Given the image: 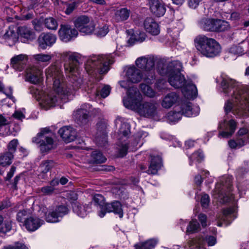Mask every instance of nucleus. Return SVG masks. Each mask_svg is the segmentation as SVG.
<instances>
[{
	"label": "nucleus",
	"instance_id": "obj_2",
	"mask_svg": "<svg viewBox=\"0 0 249 249\" xmlns=\"http://www.w3.org/2000/svg\"><path fill=\"white\" fill-rule=\"evenodd\" d=\"M219 80L223 92L231 95L232 100L239 103L242 108L249 110V91L239 85L235 80L227 76H221Z\"/></svg>",
	"mask_w": 249,
	"mask_h": 249
},
{
	"label": "nucleus",
	"instance_id": "obj_3",
	"mask_svg": "<svg viewBox=\"0 0 249 249\" xmlns=\"http://www.w3.org/2000/svg\"><path fill=\"white\" fill-rule=\"evenodd\" d=\"M232 187L231 179L227 178L225 181L222 180L220 184H217L216 188L219 202L223 204L231 202L233 205L232 207L223 210L222 219L224 221H228L229 223H230L232 219L234 218V213L236 210V203L234 200L233 195L231 193Z\"/></svg>",
	"mask_w": 249,
	"mask_h": 249
},
{
	"label": "nucleus",
	"instance_id": "obj_22",
	"mask_svg": "<svg viewBox=\"0 0 249 249\" xmlns=\"http://www.w3.org/2000/svg\"><path fill=\"white\" fill-rule=\"evenodd\" d=\"M126 76L128 81L135 83L139 82L142 80V74L141 70L133 66L128 68L126 72Z\"/></svg>",
	"mask_w": 249,
	"mask_h": 249
},
{
	"label": "nucleus",
	"instance_id": "obj_50",
	"mask_svg": "<svg viewBox=\"0 0 249 249\" xmlns=\"http://www.w3.org/2000/svg\"><path fill=\"white\" fill-rule=\"evenodd\" d=\"M108 32V28L107 25H104L102 27H99L96 31L95 35L98 37H103L105 36Z\"/></svg>",
	"mask_w": 249,
	"mask_h": 249
},
{
	"label": "nucleus",
	"instance_id": "obj_32",
	"mask_svg": "<svg viewBox=\"0 0 249 249\" xmlns=\"http://www.w3.org/2000/svg\"><path fill=\"white\" fill-rule=\"evenodd\" d=\"M182 88V92L186 98L190 99L195 98L196 96L197 90L195 85L188 83Z\"/></svg>",
	"mask_w": 249,
	"mask_h": 249
},
{
	"label": "nucleus",
	"instance_id": "obj_1",
	"mask_svg": "<svg viewBox=\"0 0 249 249\" xmlns=\"http://www.w3.org/2000/svg\"><path fill=\"white\" fill-rule=\"evenodd\" d=\"M61 58L64 61L65 71L70 78L71 86L64 82V77L60 65L56 63L52 64L45 71L47 79L51 78L53 82L54 91L45 95L42 101L49 107H53L61 99L64 102L68 101L69 96L73 95L74 91L81 86L83 81L78 72L79 57L74 53L64 52Z\"/></svg>",
	"mask_w": 249,
	"mask_h": 249
},
{
	"label": "nucleus",
	"instance_id": "obj_33",
	"mask_svg": "<svg viewBox=\"0 0 249 249\" xmlns=\"http://www.w3.org/2000/svg\"><path fill=\"white\" fill-rule=\"evenodd\" d=\"M14 159V155L10 152L4 151L0 153V166L6 167L9 166Z\"/></svg>",
	"mask_w": 249,
	"mask_h": 249
},
{
	"label": "nucleus",
	"instance_id": "obj_30",
	"mask_svg": "<svg viewBox=\"0 0 249 249\" xmlns=\"http://www.w3.org/2000/svg\"><path fill=\"white\" fill-rule=\"evenodd\" d=\"M180 112L182 115L188 117L196 116L199 113V108H193L190 103L182 105Z\"/></svg>",
	"mask_w": 249,
	"mask_h": 249
},
{
	"label": "nucleus",
	"instance_id": "obj_31",
	"mask_svg": "<svg viewBox=\"0 0 249 249\" xmlns=\"http://www.w3.org/2000/svg\"><path fill=\"white\" fill-rule=\"evenodd\" d=\"M249 142V136L242 137L238 136L236 140H231L228 142L229 146L232 149L239 148Z\"/></svg>",
	"mask_w": 249,
	"mask_h": 249
},
{
	"label": "nucleus",
	"instance_id": "obj_11",
	"mask_svg": "<svg viewBox=\"0 0 249 249\" xmlns=\"http://www.w3.org/2000/svg\"><path fill=\"white\" fill-rule=\"evenodd\" d=\"M127 97L123 99L124 106L129 109L130 107L128 106L137 105L142 100L141 94L137 87H130L127 91Z\"/></svg>",
	"mask_w": 249,
	"mask_h": 249
},
{
	"label": "nucleus",
	"instance_id": "obj_61",
	"mask_svg": "<svg viewBox=\"0 0 249 249\" xmlns=\"http://www.w3.org/2000/svg\"><path fill=\"white\" fill-rule=\"evenodd\" d=\"M11 206V203L8 199H5L0 202V211L7 208Z\"/></svg>",
	"mask_w": 249,
	"mask_h": 249
},
{
	"label": "nucleus",
	"instance_id": "obj_24",
	"mask_svg": "<svg viewBox=\"0 0 249 249\" xmlns=\"http://www.w3.org/2000/svg\"><path fill=\"white\" fill-rule=\"evenodd\" d=\"M150 9L157 17L162 16L165 13L164 5L159 0H149Z\"/></svg>",
	"mask_w": 249,
	"mask_h": 249
},
{
	"label": "nucleus",
	"instance_id": "obj_12",
	"mask_svg": "<svg viewBox=\"0 0 249 249\" xmlns=\"http://www.w3.org/2000/svg\"><path fill=\"white\" fill-rule=\"evenodd\" d=\"M236 122L233 119L227 121L225 119L223 122L219 123L218 128L221 130L219 132V136L223 138H229L234 133L236 128Z\"/></svg>",
	"mask_w": 249,
	"mask_h": 249
},
{
	"label": "nucleus",
	"instance_id": "obj_51",
	"mask_svg": "<svg viewBox=\"0 0 249 249\" xmlns=\"http://www.w3.org/2000/svg\"><path fill=\"white\" fill-rule=\"evenodd\" d=\"M12 229V223L10 221H5L4 224L0 227V232L5 233Z\"/></svg>",
	"mask_w": 249,
	"mask_h": 249
},
{
	"label": "nucleus",
	"instance_id": "obj_40",
	"mask_svg": "<svg viewBox=\"0 0 249 249\" xmlns=\"http://www.w3.org/2000/svg\"><path fill=\"white\" fill-rule=\"evenodd\" d=\"M31 211L28 209H23L19 211L17 214V220L19 222H24L27 218L30 217Z\"/></svg>",
	"mask_w": 249,
	"mask_h": 249
},
{
	"label": "nucleus",
	"instance_id": "obj_46",
	"mask_svg": "<svg viewBox=\"0 0 249 249\" xmlns=\"http://www.w3.org/2000/svg\"><path fill=\"white\" fill-rule=\"evenodd\" d=\"M140 88L142 92L146 96L149 97H153L154 96L155 94L154 91L148 85L144 84H141L140 85Z\"/></svg>",
	"mask_w": 249,
	"mask_h": 249
},
{
	"label": "nucleus",
	"instance_id": "obj_59",
	"mask_svg": "<svg viewBox=\"0 0 249 249\" xmlns=\"http://www.w3.org/2000/svg\"><path fill=\"white\" fill-rule=\"evenodd\" d=\"M201 0H188L189 6L193 9L196 8L199 4Z\"/></svg>",
	"mask_w": 249,
	"mask_h": 249
},
{
	"label": "nucleus",
	"instance_id": "obj_48",
	"mask_svg": "<svg viewBox=\"0 0 249 249\" xmlns=\"http://www.w3.org/2000/svg\"><path fill=\"white\" fill-rule=\"evenodd\" d=\"M52 58L50 54L39 53L34 55V58L39 62H47L50 61Z\"/></svg>",
	"mask_w": 249,
	"mask_h": 249
},
{
	"label": "nucleus",
	"instance_id": "obj_57",
	"mask_svg": "<svg viewBox=\"0 0 249 249\" xmlns=\"http://www.w3.org/2000/svg\"><path fill=\"white\" fill-rule=\"evenodd\" d=\"M128 147L127 144H121V147L120 149V155L121 157L126 155L127 153Z\"/></svg>",
	"mask_w": 249,
	"mask_h": 249
},
{
	"label": "nucleus",
	"instance_id": "obj_6",
	"mask_svg": "<svg viewBox=\"0 0 249 249\" xmlns=\"http://www.w3.org/2000/svg\"><path fill=\"white\" fill-rule=\"evenodd\" d=\"M92 200L95 205L98 206L100 209L99 215L101 217H104L107 213L111 212L119 214L120 218L123 216L122 205L120 202L114 201L110 203H106L104 197L100 194L95 195Z\"/></svg>",
	"mask_w": 249,
	"mask_h": 249
},
{
	"label": "nucleus",
	"instance_id": "obj_62",
	"mask_svg": "<svg viewBox=\"0 0 249 249\" xmlns=\"http://www.w3.org/2000/svg\"><path fill=\"white\" fill-rule=\"evenodd\" d=\"M198 219L201 222L202 226L205 227L207 226V216L205 214L201 213L198 215Z\"/></svg>",
	"mask_w": 249,
	"mask_h": 249
},
{
	"label": "nucleus",
	"instance_id": "obj_13",
	"mask_svg": "<svg viewBox=\"0 0 249 249\" xmlns=\"http://www.w3.org/2000/svg\"><path fill=\"white\" fill-rule=\"evenodd\" d=\"M68 208L64 205H60L56 208L55 210L50 211L45 213V218L48 222H57L59 218L62 217L68 213Z\"/></svg>",
	"mask_w": 249,
	"mask_h": 249
},
{
	"label": "nucleus",
	"instance_id": "obj_37",
	"mask_svg": "<svg viewBox=\"0 0 249 249\" xmlns=\"http://www.w3.org/2000/svg\"><path fill=\"white\" fill-rule=\"evenodd\" d=\"M214 32H223L230 29L229 23L225 20L216 19L215 20Z\"/></svg>",
	"mask_w": 249,
	"mask_h": 249
},
{
	"label": "nucleus",
	"instance_id": "obj_21",
	"mask_svg": "<svg viewBox=\"0 0 249 249\" xmlns=\"http://www.w3.org/2000/svg\"><path fill=\"white\" fill-rule=\"evenodd\" d=\"M168 82L175 88H182L185 83V79L181 74L169 73L168 75Z\"/></svg>",
	"mask_w": 249,
	"mask_h": 249
},
{
	"label": "nucleus",
	"instance_id": "obj_52",
	"mask_svg": "<svg viewBox=\"0 0 249 249\" xmlns=\"http://www.w3.org/2000/svg\"><path fill=\"white\" fill-rule=\"evenodd\" d=\"M54 190L53 187L48 185L42 187L40 192L44 195H51L54 192Z\"/></svg>",
	"mask_w": 249,
	"mask_h": 249
},
{
	"label": "nucleus",
	"instance_id": "obj_27",
	"mask_svg": "<svg viewBox=\"0 0 249 249\" xmlns=\"http://www.w3.org/2000/svg\"><path fill=\"white\" fill-rule=\"evenodd\" d=\"M18 36H20L22 42L31 41L35 38L34 32L27 27H19L18 28Z\"/></svg>",
	"mask_w": 249,
	"mask_h": 249
},
{
	"label": "nucleus",
	"instance_id": "obj_60",
	"mask_svg": "<svg viewBox=\"0 0 249 249\" xmlns=\"http://www.w3.org/2000/svg\"><path fill=\"white\" fill-rule=\"evenodd\" d=\"M145 37L144 33H140L137 36H135V40L136 42H142L145 40Z\"/></svg>",
	"mask_w": 249,
	"mask_h": 249
},
{
	"label": "nucleus",
	"instance_id": "obj_14",
	"mask_svg": "<svg viewBox=\"0 0 249 249\" xmlns=\"http://www.w3.org/2000/svg\"><path fill=\"white\" fill-rule=\"evenodd\" d=\"M90 111V107L89 104H85L81 106L73 113L75 121L80 125L86 124L89 121V117Z\"/></svg>",
	"mask_w": 249,
	"mask_h": 249
},
{
	"label": "nucleus",
	"instance_id": "obj_18",
	"mask_svg": "<svg viewBox=\"0 0 249 249\" xmlns=\"http://www.w3.org/2000/svg\"><path fill=\"white\" fill-rule=\"evenodd\" d=\"M42 71L35 67L27 69L26 71V78L27 81L34 84L39 83L41 81Z\"/></svg>",
	"mask_w": 249,
	"mask_h": 249
},
{
	"label": "nucleus",
	"instance_id": "obj_29",
	"mask_svg": "<svg viewBox=\"0 0 249 249\" xmlns=\"http://www.w3.org/2000/svg\"><path fill=\"white\" fill-rule=\"evenodd\" d=\"M3 38L6 41L11 42L12 44H15L18 38V30L13 26H10L4 34Z\"/></svg>",
	"mask_w": 249,
	"mask_h": 249
},
{
	"label": "nucleus",
	"instance_id": "obj_63",
	"mask_svg": "<svg viewBox=\"0 0 249 249\" xmlns=\"http://www.w3.org/2000/svg\"><path fill=\"white\" fill-rule=\"evenodd\" d=\"M16 169V167L14 166H12L11 167L10 171L7 173V176L5 178V180H9L11 179V178L13 176Z\"/></svg>",
	"mask_w": 249,
	"mask_h": 249
},
{
	"label": "nucleus",
	"instance_id": "obj_53",
	"mask_svg": "<svg viewBox=\"0 0 249 249\" xmlns=\"http://www.w3.org/2000/svg\"><path fill=\"white\" fill-rule=\"evenodd\" d=\"M210 203V198L208 195L204 194L201 198V206L204 208H208Z\"/></svg>",
	"mask_w": 249,
	"mask_h": 249
},
{
	"label": "nucleus",
	"instance_id": "obj_19",
	"mask_svg": "<svg viewBox=\"0 0 249 249\" xmlns=\"http://www.w3.org/2000/svg\"><path fill=\"white\" fill-rule=\"evenodd\" d=\"M56 36L51 33H42L37 39L39 47L42 49H46L47 46H52L56 41Z\"/></svg>",
	"mask_w": 249,
	"mask_h": 249
},
{
	"label": "nucleus",
	"instance_id": "obj_34",
	"mask_svg": "<svg viewBox=\"0 0 249 249\" xmlns=\"http://www.w3.org/2000/svg\"><path fill=\"white\" fill-rule=\"evenodd\" d=\"M215 20L211 18H203L200 22V26L205 31L214 32Z\"/></svg>",
	"mask_w": 249,
	"mask_h": 249
},
{
	"label": "nucleus",
	"instance_id": "obj_55",
	"mask_svg": "<svg viewBox=\"0 0 249 249\" xmlns=\"http://www.w3.org/2000/svg\"><path fill=\"white\" fill-rule=\"evenodd\" d=\"M110 87L109 86L107 85L104 86L101 89L100 92V95L102 97L106 98L107 97L110 92Z\"/></svg>",
	"mask_w": 249,
	"mask_h": 249
},
{
	"label": "nucleus",
	"instance_id": "obj_41",
	"mask_svg": "<svg viewBox=\"0 0 249 249\" xmlns=\"http://www.w3.org/2000/svg\"><path fill=\"white\" fill-rule=\"evenodd\" d=\"M157 241L155 239H150L136 246V249H152L156 245Z\"/></svg>",
	"mask_w": 249,
	"mask_h": 249
},
{
	"label": "nucleus",
	"instance_id": "obj_39",
	"mask_svg": "<svg viewBox=\"0 0 249 249\" xmlns=\"http://www.w3.org/2000/svg\"><path fill=\"white\" fill-rule=\"evenodd\" d=\"M54 162L53 160L42 161L39 167L40 172L44 174L47 173L54 167Z\"/></svg>",
	"mask_w": 249,
	"mask_h": 249
},
{
	"label": "nucleus",
	"instance_id": "obj_23",
	"mask_svg": "<svg viewBox=\"0 0 249 249\" xmlns=\"http://www.w3.org/2000/svg\"><path fill=\"white\" fill-rule=\"evenodd\" d=\"M44 223V221L37 217L30 216L25 220L24 225L30 231L36 230Z\"/></svg>",
	"mask_w": 249,
	"mask_h": 249
},
{
	"label": "nucleus",
	"instance_id": "obj_26",
	"mask_svg": "<svg viewBox=\"0 0 249 249\" xmlns=\"http://www.w3.org/2000/svg\"><path fill=\"white\" fill-rule=\"evenodd\" d=\"M151 157L150 163L146 172L148 174L155 175L161 167L162 165V160L161 157L159 156H151Z\"/></svg>",
	"mask_w": 249,
	"mask_h": 249
},
{
	"label": "nucleus",
	"instance_id": "obj_54",
	"mask_svg": "<svg viewBox=\"0 0 249 249\" xmlns=\"http://www.w3.org/2000/svg\"><path fill=\"white\" fill-rule=\"evenodd\" d=\"M188 244L190 247L195 246L196 248V249H202L200 248L201 245L200 241L197 239H192L188 242Z\"/></svg>",
	"mask_w": 249,
	"mask_h": 249
},
{
	"label": "nucleus",
	"instance_id": "obj_35",
	"mask_svg": "<svg viewBox=\"0 0 249 249\" xmlns=\"http://www.w3.org/2000/svg\"><path fill=\"white\" fill-rule=\"evenodd\" d=\"M130 12L126 8H121L116 11L114 18L117 22L126 20L129 17Z\"/></svg>",
	"mask_w": 249,
	"mask_h": 249
},
{
	"label": "nucleus",
	"instance_id": "obj_38",
	"mask_svg": "<svg viewBox=\"0 0 249 249\" xmlns=\"http://www.w3.org/2000/svg\"><path fill=\"white\" fill-rule=\"evenodd\" d=\"M91 158L92 162L96 164L104 163L107 160L106 157L99 151H93Z\"/></svg>",
	"mask_w": 249,
	"mask_h": 249
},
{
	"label": "nucleus",
	"instance_id": "obj_15",
	"mask_svg": "<svg viewBox=\"0 0 249 249\" xmlns=\"http://www.w3.org/2000/svg\"><path fill=\"white\" fill-rule=\"evenodd\" d=\"M58 34L60 38L62 41L67 42L77 36L78 31L74 28H72L69 25L61 24Z\"/></svg>",
	"mask_w": 249,
	"mask_h": 249
},
{
	"label": "nucleus",
	"instance_id": "obj_7",
	"mask_svg": "<svg viewBox=\"0 0 249 249\" xmlns=\"http://www.w3.org/2000/svg\"><path fill=\"white\" fill-rule=\"evenodd\" d=\"M51 134V131L49 128H43L32 139L33 142L39 144L42 153H48L54 147V141Z\"/></svg>",
	"mask_w": 249,
	"mask_h": 249
},
{
	"label": "nucleus",
	"instance_id": "obj_56",
	"mask_svg": "<svg viewBox=\"0 0 249 249\" xmlns=\"http://www.w3.org/2000/svg\"><path fill=\"white\" fill-rule=\"evenodd\" d=\"M232 108H233L232 103L230 100H228L226 102V103L225 104V106H224L225 112L226 115H228V114L229 112L231 111Z\"/></svg>",
	"mask_w": 249,
	"mask_h": 249
},
{
	"label": "nucleus",
	"instance_id": "obj_47",
	"mask_svg": "<svg viewBox=\"0 0 249 249\" xmlns=\"http://www.w3.org/2000/svg\"><path fill=\"white\" fill-rule=\"evenodd\" d=\"M170 67L171 69L169 73L181 74L180 71L182 70V64L180 62L178 61H174L171 63Z\"/></svg>",
	"mask_w": 249,
	"mask_h": 249
},
{
	"label": "nucleus",
	"instance_id": "obj_8",
	"mask_svg": "<svg viewBox=\"0 0 249 249\" xmlns=\"http://www.w3.org/2000/svg\"><path fill=\"white\" fill-rule=\"evenodd\" d=\"M130 109L138 112L141 116L150 118L154 116L157 113V107L154 102H146L138 103L137 105L128 106Z\"/></svg>",
	"mask_w": 249,
	"mask_h": 249
},
{
	"label": "nucleus",
	"instance_id": "obj_17",
	"mask_svg": "<svg viewBox=\"0 0 249 249\" xmlns=\"http://www.w3.org/2000/svg\"><path fill=\"white\" fill-rule=\"evenodd\" d=\"M58 133L66 143L74 141L77 135L75 129L70 126H65L61 127L59 130Z\"/></svg>",
	"mask_w": 249,
	"mask_h": 249
},
{
	"label": "nucleus",
	"instance_id": "obj_36",
	"mask_svg": "<svg viewBox=\"0 0 249 249\" xmlns=\"http://www.w3.org/2000/svg\"><path fill=\"white\" fill-rule=\"evenodd\" d=\"M73 211L78 216L84 217L87 214V211L89 208V205L84 206L75 203L72 206Z\"/></svg>",
	"mask_w": 249,
	"mask_h": 249
},
{
	"label": "nucleus",
	"instance_id": "obj_64",
	"mask_svg": "<svg viewBox=\"0 0 249 249\" xmlns=\"http://www.w3.org/2000/svg\"><path fill=\"white\" fill-rule=\"evenodd\" d=\"M249 130L248 129L246 128H242L239 130L237 132L238 136L239 137H243L245 136H249V135H247L248 133Z\"/></svg>",
	"mask_w": 249,
	"mask_h": 249
},
{
	"label": "nucleus",
	"instance_id": "obj_44",
	"mask_svg": "<svg viewBox=\"0 0 249 249\" xmlns=\"http://www.w3.org/2000/svg\"><path fill=\"white\" fill-rule=\"evenodd\" d=\"M130 132L129 126L127 124H122L118 131L119 139H123V137L127 138Z\"/></svg>",
	"mask_w": 249,
	"mask_h": 249
},
{
	"label": "nucleus",
	"instance_id": "obj_25",
	"mask_svg": "<svg viewBox=\"0 0 249 249\" xmlns=\"http://www.w3.org/2000/svg\"><path fill=\"white\" fill-rule=\"evenodd\" d=\"M145 29L153 35H157L160 33L158 24L151 18H147L143 23Z\"/></svg>",
	"mask_w": 249,
	"mask_h": 249
},
{
	"label": "nucleus",
	"instance_id": "obj_58",
	"mask_svg": "<svg viewBox=\"0 0 249 249\" xmlns=\"http://www.w3.org/2000/svg\"><path fill=\"white\" fill-rule=\"evenodd\" d=\"M76 7V3L75 2H73L70 4H68L67 8L65 10V13L67 15L70 14L75 8Z\"/></svg>",
	"mask_w": 249,
	"mask_h": 249
},
{
	"label": "nucleus",
	"instance_id": "obj_28",
	"mask_svg": "<svg viewBox=\"0 0 249 249\" xmlns=\"http://www.w3.org/2000/svg\"><path fill=\"white\" fill-rule=\"evenodd\" d=\"M178 95L175 92L168 93L162 101V107L165 108H170L178 101Z\"/></svg>",
	"mask_w": 249,
	"mask_h": 249
},
{
	"label": "nucleus",
	"instance_id": "obj_16",
	"mask_svg": "<svg viewBox=\"0 0 249 249\" xmlns=\"http://www.w3.org/2000/svg\"><path fill=\"white\" fill-rule=\"evenodd\" d=\"M136 64L138 68L150 72L151 75L149 78L150 80L154 78L152 74L155 62L153 58L144 56L139 57L136 60Z\"/></svg>",
	"mask_w": 249,
	"mask_h": 249
},
{
	"label": "nucleus",
	"instance_id": "obj_5",
	"mask_svg": "<svg viewBox=\"0 0 249 249\" xmlns=\"http://www.w3.org/2000/svg\"><path fill=\"white\" fill-rule=\"evenodd\" d=\"M196 49L204 56L214 57L221 52V46L215 39L205 36H199L195 39Z\"/></svg>",
	"mask_w": 249,
	"mask_h": 249
},
{
	"label": "nucleus",
	"instance_id": "obj_45",
	"mask_svg": "<svg viewBox=\"0 0 249 249\" xmlns=\"http://www.w3.org/2000/svg\"><path fill=\"white\" fill-rule=\"evenodd\" d=\"M181 116L182 114L180 111H171L167 114V118L170 122H176L181 118Z\"/></svg>",
	"mask_w": 249,
	"mask_h": 249
},
{
	"label": "nucleus",
	"instance_id": "obj_43",
	"mask_svg": "<svg viewBox=\"0 0 249 249\" xmlns=\"http://www.w3.org/2000/svg\"><path fill=\"white\" fill-rule=\"evenodd\" d=\"M44 24L45 27L49 30H55L58 27V23L55 19L50 17L45 19Z\"/></svg>",
	"mask_w": 249,
	"mask_h": 249
},
{
	"label": "nucleus",
	"instance_id": "obj_4",
	"mask_svg": "<svg viewBox=\"0 0 249 249\" xmlns=\"http://www.w3.org/2000/svg\"><path fill=\"white\" fill-rule=\"evenodd\" d=\"M114 62L111 55H99L89 59L85 64V69L87 72L93 76L98 73H107L110 70V65Z\"/></svg>",
	"mask_w": 249,
	"mask_h": 249
},
{
	"label": "nucleus",
	"instance_id": "obj_49",
	"mask_svg": "<svg viewBox=\"0 0 249 249\" xmlns=\"http://www.w3.org/2000/svg\"><path fill=\"white\" fill-rule=\"evenodd\" d=\"M18 142L17 140L14 139L10 142L7 145V152H10L12 155L16 151Z\"/></svg>",
	"mask_w": 249,
	"mask_h": 249
},
{
	"label": "nucleus",
	"instance_id": "obj_10",
	"mask_svg": "<svg viewBox=\"0 0 249 249\" xmlns=\"http://www.w3.org/2000/svg\"><path fill=\"white\" fill-rule=\"evenodd\" d=\"M96 127V132L95 134V142L100 146H104L107 142V122L105 120H101L97 123Z\"/></svg>",
	"mask_w": 249,
	"mask_h": 249
},
{
	"label": "nucleus",
	"instance_id": "obj_42",
	"mask_svg": "<svg viewBox=\"0 0 249 249\" xmlns=\"http://www.w3.org/2000/svg\"><path fill=\"white\" fill-rule=\"evenodd\" d=\"M200 229V225L196 220H192L190 222L187 228L186 233L188 234L197 232Z\"/></svg>",
	"mask_w": 249,
	"mask_h": 249
},
{
	"label": "nucleus",
	"instance_id": "obj_9",
	"mask_svg": "<svg viewBox=\"0 0 249 249\" xmlns=\"http://www.w3.org/2000/svg\"><path fill=\"white\" fill-rule=\"evenodd\" d=\"M75 27L80 32L85 34H90L92 33L95 28L93 20L86 16H81L78 17L74 22Z\"/></svg>",
	"mask_w": 249,
	"mask_h": 249
},
{
	"label": "nucleus",
	"instance_id": "obj_20",
	"mask_svg": "<svg viewBox=\"0 0 249 249\" xmlns=\"http://www.w3.org/2000/svg\"><path fill=\"white\" fill-rule=\"evenodd\" d=\"M27 61V56L21 54L12 57L10 64L15 70L20 71L25 68Z\"/></svg>",
	"mask_w": 249,
	"mask_h": 249
}]
</instances>
